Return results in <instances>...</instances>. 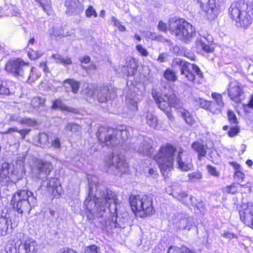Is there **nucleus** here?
I'll list each match as a JSON object with an SVG mask.
<instances>
[{"mask_svg":"<svg viewBox=\"0 0 253 253\" xmlns=\"http://www.w3.org/2000/svg\"><path fill=\"white\" fill-rule=\"evenodd\" d=\"M89 184L88 196L84 202V207L89 214L88 218L92 219L94 216L101 217L108 207L112 221L116 228H124L122 224L117 221V208L119 201L116 194L98 183L97 179L93 176L88 178Z\"/></svg>","mask_w":253,"mask_h":253,"instance_id":"obj_1","label":"nucleus"},{"mask_svg":"<svg viewBox=\"0 0 253 253\" xmlns=\"http://www.w3.org/2000/svg\"><path fill=\"white\" fill-rule=\"evenodd\" d=\"M132 128L125 126H119L116 129L101 126L96 136L103 146L114 147L127 139Z\"/></svg>","mask_w":253,"mask_h":253,"instance_id":"obj_2","label":"nucleus"},{"mask_svg":"<svg viewBox=\"0 0 253 253\" xmlns=\"http://www.w3.org/2000/svg\"><path fill=\"white\" fill-rule=\"evenodd\" d=\"M152 95L159 108L171 121H173L174 119L171 111V107L180 109L181 115L184 120L191 115L187 110L182 108L183 103L173 93L161 96L156 90L152 89Z\"/></svg>","mask_w":253,"mask_h":253,"instance_id":"obj_3","label":"nucleus"},{"mask_svg":"<svg viewBox=\"0 0 253 253\" xmlns=\"http://www.w3.org/2000/svg\"><path fill=\"white\" fill-rule=\"evenodd\" d=\"M25 159V154L19 155L13 169H10L9 163H2L0 166V183L2 185L7 184L9 182L15 183L23 178L26 173Z\"/></svg>","mask_w":253,"mask_h":253,"instance_id":"obj_4","label":"nucleus"},{"mask_svg":"<svg viewBox=\"0 0 253 253\" xmlns=\"http://www.w3.org/2000/svg\"><path fill=\"white\" fill-rule=\"evenodd\" d=\"M229 15L237 26L247 27L252 23L253 8L243 1L233 2L229 8Z\"/></svg>","mask_w":253,"mask_h":253,"instance_id":"obj_5","label":"nucleus"},{"mask_svg":"<svg viewBox=\"0 0 253 253\" xmlns=\"http://www.w3.org/2000/svg\"><path fill=\"white\" fill-rule=\"evenodd\" d=\"M169 30L177 39L186 43L190 42L196 35L195 29L190 23L176 17L169 19Z\"/></svg>","mask_w":253,"mask_h":253,"instance_id":"obj_6","label":"nucleus"},{"mask_svg":"<svg viewBox=\"0 0 253 253\" xmlns=\"http://www.w3.org/2000/svg\"><path fill=\"white\" fill-rule=\"evenodd\" d=\"M131 208L134 213L141 217H145L154 213L153 199L151 196L131 195L129 197Z\"/></svg>","mask_w":253,"mask_h":253,"instance_id":"obj_7","label":"nucleus"},{"mask_svg":"<svg viewBox=\"0 0 253 253\" xmlns=\"http://www.w3.org/2000/svg\"><path fill=\"white\" fill-rule=\"evenodd\" d=\"M176 152V149L173 146L167 144L162 147L159 153L154 156V160L159 165L162 174L165 177H168L169 172L173 169Z\"/></svg>","mask_w":253,"mask_h":253,"instance_id":"obj_8","label":"nucleus"},{"mask_svg":"<svg viewBox=\"0 0 253 253\" xmlns=\"http://www.w3.org/2000/svg\"><path fill=\"white\" fill-rule=\"evenodd\" d=\"M36 198L31 192L23 190L13 194L11 204L18 213L22 214L23 213H29L31 207L36 205Z\"/></svg>","mask_w":253,"mask_h":253,"instance_id":"obj_9","label":"nucleus"},{"mask_svg":"<svg viewBox=\"0 0 253 253\" xmlns=\"http://www.w3.org/2000/svg\"><path fill=\"white\" fill-rule=\"evenodd\" d=\"M151 139L140 135L135 141H132L128 149L129 151L151 157L154 151Z\"/></svg>","mask_w":253,"mask_h":253,"instance_id":"obj_10","label":"nucleus"},{"mask_svg":"<svg viewBox=\"0 0 253 253\" xmlns=\"http://www.w3.org/2000/svg\"><path fill=\"white\" fill-rule=\"evenodd\" d=\"M105 169L109 171L116 169L115 174L120 175L121 173H125L128 169V164L126 163L124 157L113 152L112 155L106 157L105 160Z\"/></svg>","mask_w":253,"mask_h":253,"instance_id":"obj_11","label":"nucleus"},{"mask_svg":"<svg viewBox=\"0 0 253 253\" xmlns=\"http://www.w3.org/2000/svg\"><path fill=\"white\" fill-rule=\"evenodd\" d=\"M14 241V248L7 249V253H36L38 245L34 239L28 238L22 241L17 238Z\"/></svg>","mask_w":253,"mask_h":253,"instance_id":"obj_12","label":"nucleus"},{"mask_svg":"<svg viewBox=\"0 0 253 253\" xmlns=\"http://www.w3.org/2000/svg\"><path fill=\"white\" fill-rule=\"evenodd\" d=\"M86 94L87 96L86 99L90 102H92V100L95 99L100 103L106 102L111 98L112 96V93L107 86L95 87L94 85H90L88 87Z\"/></svg>","mask_w":253,"mask_h":253,"instance_id":"obj_13","label":"nucleus"},{"mask_svg":"<svg viewBox=\"0 0 253 253\" xmlns=\"http://www.w3.org/2000/svg\"><path fill=\"white\" fill-rule=\"evenodd\" d=\"M52 166L49 162L38 160L32 169V172L35 178L43 179L49 175Z\"/></svg>","mask_w":253,"mask_h":253,"instance_id":"obj_14","label":"nucleus"},{"mask_svg":"<svg viewBox=\"0 0 253 253\" xmlns=\"http://www.w3.org/2000/svg\"><path fill=\"white\" fill-rule=\"evenodd\" d=\"M200 6L210 19L216 18L220 12V4L218 0H198Z\"/></svg>","mask_w":253,"mask_h":253,"instance_id":"obj_15","label":"nucleus"},{"mask_svg":"<svg viewBox=\"0 0 253 253\" xmlns=\"http://www.w3.org/2000/svg\"><path fill=\"white\" fill-rule=\"evenodd\" d=\"M227 93L230 98L236 103L241 101V96L244 94V86L236 80L230 81L227 86Z\"/></svg>","mask_w":253,"mask_h":253,"instance_id":"obj_16","label":"nucleus"},{"mask_svg":"<svg viewBox=\"0 0 253 253\" xmlns=\"http://www.w3.org/2000/svg\"><path fill=\"white\" fill-rule=\"evenodd\" d=\"M28 64L20 58L9 61L5 65V70L15 77H23L24 75V67Z\"/></svg>","mask_w":253,"mask_h":253,"instance_id":"obj_17","label":"nucleus"},{"mask_svg":"<svg viewBox=\"0 0 253 253\" xmlns=\"http://www.w3.org/2000/svg\"><path fill=\"white\" fill-rule=\"evenodd\" d=\"M173 66L180 67V74L183 78L192 83H195V75L190 71V63L182 60L179 58H175L172 62Z\"/></svg>","mask_w":253,"mask_h":253,"instance_id":"obj_18","label":"nucleus"},{"mask_svg":"<svg viewBox=\"0 0 253 253\" xmlns=\"http://www.w3.org/2000/svg\"><path fill=\"white\" fill-rule=\"evenodd\" d=\"M176 161L178 168L182 171H187L191 170L193 168L192 159L190 156L184 152L181 148L178 150Z\"/></svg>","mask_w":253,"mask_h":253,"instance_id":"obj_19","label":"nucleus"},{"mask_svg":"<svg viewBox=\"0 0 253 253\" xmlns=\"http://www.w3.org/2000/svg\"><path fill=\"white\" fill-rule=\"evenodd\" d=\"M42 185L46 187L47 190L55 198L59 197L62 192L60 180L56 177L51 178L42 181Z\"/></svg>","mask_w":253,"mask_h":253,"instance_id":"obj_20","label":"nucleus"},{"mask_svg":"<svg viewBox=\"0 0 253 253\" xmlns=\"http://www.w3.org/2000/svg\"><path fill=\"white\" fill-rule=\"evenodd\" d=\"M240 219L246 225L253 228V203H248L242 206L240 211Z\"/></svg>","mask_w":253,"mask_h":253,"instance_id":"obj_21","label":"nucleus"},{"mask_svg":"<svg viewBox=\"0 0 253 253\" xmlns=\"http://www.w3.org/2000/svg\"><path fill=\"white\" fill-rule=\"evenodd\" d=\"M6 119L9 123L16 122L20 124L30 126H33L36 125L35 120L29 118H22L17 114H8L6 116Z\"/></svg>","mask_w":253,"mask_h":253,"instance_id":"obj_22","label":"nucleus"},{"mask_svg":"<svg viewBox=\"0 0 253 253\" xmlns=\"http://www.w3.org/2000/svg\"><path fill=\"white\" fill-rule=\"evenodd\" d=\"M65 6L66 7V12L69 15L79 12L84 9V6L78 0H66Z\"/></svg>","mask_w":253,"mask_h":253,"instance_id":"obj_23","label":"nucleus"},{"mask_svg":"<svg viewBox=\"0 0 253 253\" xmlns=\"http://www.w3.org/2000/svg\"><path fill=\"white\" fill-rule=\"evenodd\" d=\"M11 219L7 216L0 217V236H5L11 231Z\"/></svg>","mask_w":253,"mask_h":253,"instance_id":"obj_24","label":"nucleus"},{"mask_svg":"<svg viewBox=\"0 0 253 253\" xmlns=\"http://www.w3.org/2000/svg\"><path fill=\"white\" fill-rule=\"evenodd\" d=\"M137 63L135 60L131 58L129 60L126 66H123L122 71L126 76H132L136 71L137 68Z\"/></svg>","mask_w":253,"mask_h":253,"instance_id":"obj_25","label":"nucleus"},{"mask_svg":"<svg viewBox=\"0 0 253 253\" xmlns=\"http://www.w3.org/2000/svg\"><path fill=\"white\" fill-rule=\"evenodd\" d=\"M211 97L214 101V102L217 105V108L216 109H214L213 107H212L211 110L214 111V113H220L224 106L221 95L214 92L211 94Z\"/></svg>","mask_w":253,"mask_h":253,"instance_id":"obj_26","label":"nucleus"},{"mask_svg":"<svg viewBox=\"0 0 253 253\" xmlns=\"http://www.w3.org/2000/svg\"><path fill=\"white\" fill-rule=\"evenodd\" d=\"M231 165L235 169V173L234 174V178L238 182H241L243 181L245 175L241 171V166L236 163L232 162Z\"/></svg>","mask_w":253,"mask_h":253,"instance_id":"obj_27","label":"nucleus"},{"mask_svg":"<svg viewBox=\"0 0 253 253\" xmlns=\"http://www.w3.org/2000/svg\"><path fill=\"white\" fill-rule=\"evenodd\" d=\"M194 223L193 219L191 217L184 216L181 218L178 221V226L180 229L190 230Z\"/></svg>","mask_w":253,"mask_h":253,"instance_id":"obj_28","label":"nucleus"},{"mask_svg":"<svg viewBox=\"0 0 253 253\" xmlns=\"http://www.w3.org/2000/svg\"><path fill=\"white\" fill-rule=\"evenodd\" d=\"M173 196L184 204L188 205L193 203L192 201L193 197L190 196L188 197V195L185 192H181L180 193H174Z\"/></svg>","mask_w":253,"mask_h":253,"instance_id":"obj_29","label":"nucleus"},{"mask_svg":"<svg viewBox=\"0 0 253 253\" xmlns=\"http://www.w3.org/2000/svg\"><path fill=\"white\" fill-rule=\"evenodd\" d=\"M13 86V83L11 81L0 82V95H8L12 87Z\"/></svg>","mask_w":253,"mask_h":253,"instance_id":"obj_30","label":"nucleus"},{"mask_svg":"<svg viewBox=\"0 0 253 253\" xmlns=\"http://www.w3.org/2000/svg\"><path fill=\"white\" fill-rule=\"evenodd\" d=\"M191 147L198 153L199 157H204L206 155V148L202 142H194L192 143Z\"/></svg>","mask_w":253,"mask_h":253,"instance_id":"obj_31","label":"nucleus"},{"mask_svg":"<svg viewBox=\"0 0 253 253\" xmlns=\"http://www.w3.org/2000/svg\"><path fill=\"white\" fill-rule=\"evenodd\" d=\"M195 44L198 50H203L206 53H210L213 51V48L209 44H206L201 39H197Z\"/></svg>","mask_w":253,"mask_h":253,"instance_id":"obj_32","label":"nucleus"},{"mask_svg":"<svg viewBox=\"0 0 253 253\" xmlns=\"http://www.w3.org/2000/svg\"><path fill=\"white\" fill-rule=\"evenodd\" d=\"M52 107L53 109H59L62 110L67 111V112L76 113L75 109L66 106L60 99H57L54 101L52 103Z\"/></svg>","mask_w":253,"mask_h":253,"instance_id":"obj_33","label":"nucleus"},{"mask_svg":"<svg viewBox=\"0 0 253 253\" xmlns=\"http://www.w3.org/2000/svg\"><path fill=\"white\" fill-rule=\"evenodd\" d=\"M51 58L55 59L57 63L62 64L64 65H71L72 64V61L70 58L68 57H64L58 54H52Z\"/></svg>","mask_w":253,"mask_h":253,"instance_id":"obj_34","label":"nucleus"},{"mask_svg":"<svg viewBox=\"0 0 253 253\" xmlns=\"http://www.w3.org/2000/svg\"><path fill=\"white\" fill-rule=\"evenodd\" d=\"M147 124L152 128H156L158 125V120L154 115L150 112H147L146 115Z\"/></svg>","mask_w":253,"mask_h":253,"instance_id":"obj_35","label":"nucleus"},{"mask_svg":"<svg viewBox=\"0 0 253 253\" xmlns=\"http://www.w3.org/2000/svg\"><path fill=\"white\" fill-rule=\"evenodd\" d=\"M164 77L169 81L175 82L177 80L176 73L169 68L166 69L165 71Z\"/></svg>","mask_w":253,"mask_h":253,"instance_id":"obj_36","label":"nucleus"},{"mask_svg":"<svg viewBox=\"0 0 253 253\" xmlns=\"http://www.w3.org/2000/svg\"><path fill=\"white\" fill-rule=\"evenodd\" d=\"M64 83L68 84L71 87L72 91L74 93H76L79 90L80 85V82L72 79H67L64 81Z\"/></svg>","mask_w":253,"mask_h":253,"instance_id":"obj_37","label":"nucleus"},{"mask_svg":"<svg viewBox=\"0 0 253 253\" xmlns=\"http://www.w3.org/2000/svg\"><path fill=\"white\" fill-rule=\"evenodd\" d=\"M31 105L34 109L39 108L44 105L45 99L42 98L40 97L36 96L32 98L31 100Z\"/></svg>","mask_w":253,"mask_h":253,"instance_id":"obj_38","label":"nucleus"},{"mask_svg":"<svg viewBox=\"0 0 253 253\" xmlns=\"http://www.w3.org/2000/svg\"><path fill=\"white\" fill-rule=\"evenodd\" d=\"M40 4L43 10L48 15L50 12V0H35Z\"/></svg>","mask_w":253,"mask_h":253,"instance_id":"obj_39","label":"nucleus"},{"mask_svg":"<svg viewBox=\"0 0 253 253\" xmlns=\"http://www.w3.org/2000/svg\"><path fill=\"white\" fill-rule=\"evenodd\" d=\"M18 107L23 112H32L33 111L32 105H31V100L28 99V102L26 103L21 102L18 105Z\"/></svg>","mask_w":253,"mask_h":253,"instance_id":"obj_40","label":"nucleus"},{"mask_svg":"<svg viewBox=\"0 0 253 253\" xmlns=\"http://www.w3.org/2000/svg\"><path fill=\"white\" fill-rule=\"evenodd\" d=\"M168 253H193L190 250L186 247L179 248L176 247H170Z\"/></svg>","mask_w":253,"mask_h":253,"instance_id":"obj_41","label":"nucleus"},{"mask_svg":"<svg viewBox=\"0 0 253 253\" xmlns=\"http://www.w3.org/2000/svg\"><path fill=\"white\" fill-rule=\"evenodd\" d=\"M66 130H70L72 132H79L82 127L79 125L75 123H68L65 127Z\"/></svg>","mask_w":253,"mask_h":253,"instance_id":"obj_42","label":"nucleus"},{"mask_svg":"<svg viewBox=\"0 0 253 253\" xmlns=\"http://www.w3.org/2000/svg\"><path fill=\"white\" fill-rule=\"evenodd\" d=\"M84 253H101L100 248L96 245H92L84 248Z\"/></svg>","mask_w":253,"mask_h":253,"instance_id":"obj_43","label":"nucleus"},{"mask_svg":"<svg viewBox=\"0 0 253 253\" xmlns=\"http://www.w3.org/2000/svg\"><path fill=\"white\" fill-rule=\"evenodd\" d=\"M197 105H199L202 108L208 110L210 106L211 101H207L201 98H198L196 100Z\"/></svg>","mask_w":253,"mask_h":253,"instance_id":"obj_44","label":"nucleus"},{"mask_svg":"<svg viewBox=\"0 0 253 253\" xmlns=\"http://www.w3.org/2000/svg\"><path fill=\"white\" fill-rule=\"evenodd\" d=\"M189 180L192 182L196 181L202 178V174L199 171H194L188 174Z\"/></svg>","mask_w":253,"mask_h":253,"instance_id":"obj_45","label":"nucleus"},{"mask_svg":"<svg viewBox=\"0 0 253 253\" xmlns=\"http://www.w3.org/2000/svg\"><path fill=\"white\" fill-rule=\"evenodd\" d=\"M190 70L192 69L193 72L195 73L198 78L202 79L203 78V74L199 67L195 64H190Z\"/></svg>","mask_w":253,"mask_h":253,"instance_id":"obj_46","label":"nucleus"},{"mask_svg":"<svg viewBox=\"0 0 253 253\" xmlns=\"http://www.w3.org/2000/svg\"><path fill=\"white\" fill-rule=\"evenodd\" d=\"M227 116L228 121L230 123L234 124H237L238 123L237 117L233 111L228 110L227 112Z\"/></svg>","mask_w":253,"mask_h":253,"instance_id":"obj_47","label":"nucleus"},{"mask_svg":"<svg viewBox=\"0 0 253 253\" xmlns=\"http://www.w3.org/2000/svg\"><path fill=\"white\" fill-rule=\"evenodd\" d=\"M128 107L133 112L137 110V102L134 99H128Z\"/></svg>","mask_w":253,"mask_h":253,"instance_id":"obj_48","label":"nucleus"},{"mask_svg":"<svg viewBox=\"0 0 253 253\" xmlns=\"http://www.w3.org/2000/svg\"><path fill=\"white\" fill-rule=\"evenodd\" d=\"M136 50L140 54L144 57L148 56L149 53L147 49L143 47L141 44H138L136 47Z\"/></svg>","mask_w":253,"mask_h":253,"instance_id":"obj_49","label":"nucleus"},{"mask_svg":"<svg viewBox=\"0 0 253 253\" xmlns=\"http://www.w3.org/2000/svg\"><path fill=\"white\" fill-rule=\"evenodd\" d=\"M85 15L87 17H90L93 16L95 17L97 16V13L92 6H89L85 11Z\"/></svg>","mask_w":253,"mask_h":253,"instance_id":"obj_50","label":"nucleus"},{"mask_svg":"<svg viewBox=\"0 0 253 253\" xmlns=\"http://www.w3.org/2000/svg\"><path fill=\"white\" fill-rule=\"evenodd\" d=\"M42 53H40L39 52L34 51V50H31L28 52V55L29 57L31 59H36L37 58H38L39 57H41L42 55Z\"/></svg>","mask_w":253,"mask_h":253,"instance_id":"obj_51","label":"nucleus"},{"mask_svg":"<svg viewBox=\"0 0 253 253\" xmlns=\"http://www.w3.org/2000/svg\"><path fill=\"white\" fill-rule=\"evenodd\" d=\"M207 169L208 172L213 176L218 177L219 175V172L214 167L212 166H208Z\"/></svg>","mask_w":253,"mask_h":253,"instance_id":"obj_52","label":"nucleus"},{"mask_svg":"<svg viewBox=\"0 0 253 253\" xmlns=\"http://www.w3.org/2000/svg\"><path fill=\"white\" fill-rule=\"evenodd\" d=\"M237 185L238 184L233 183L230 186H227L226 187L227 192L231 194L236 193L238 191Z\"/></svg>","mask_w":253,"mask_h":253,"instance_id":"obj_53","label":"nucleus"},{"mask_svg":"<svg viewBox=\"0 0 253 253\" xmlns=\"http://www.w3.org/2000/svg\"><path fill=\"white\" fill-rule=\"evenodd\" d=\"M239 132V128L236 126L231 127L228 132V135L230 137H233L237 135Z\"/></svg>","mask_w":253,"mask_h":253,"instance_id":"obj_54","label":"nucleus"},{"mask_svg":"<svg viewBox=\"0 0 253 253\" xmlns=\"http://www.w3.org/2000/svg\"><path fill=\"white\" fill-rule=\"evenodd\" d=\"M183 55L191 60H195L196 59L195 54L193 52L190 51H184L183 53Z\"/></svg>","mask_w":253,"mask_h":253,"instance_id":"obj_55","label":"nucleus"},{"mask_svg":"<svg viewBox=\"0 0 253 253\" xmlns=\"http://www.w3.org/2000/svg\"><path fill=\"white\" fill-rule=\"evenodd\" d=\"M168 54L167 53H162L159 54L157 61L160 63L165 62L167 61Z\"/></svg>","mask_w":253,"mask_h":253,"instance_id":"obj_56","label":"nucleus"},{"mask_svg":"<svg viewBox=\"0 0 253 253\" xmlns=\"http://www.w3.org/2000/svg\"><path fill=\"white\" fill-rule=\"evenodd\" d=\"M158 27L160 30L163 32H166L167 29H169V27H167V24L161 21L159 22Z\"/></svg>","mask_w":253,"mask_h":253,"instance_id":"obj_57","label":"nucleus"},{"mask_svg":"<svg viewBox=\"0 0 253 253\" xmlns=\"http://www.w3.org/2000/svg\"><path fill=\"white\" fill-rule=\"evenodd\" d=\"M31 131L30 129H23L21 130H19L18 131V133L21 136V138L24 139L25 137V136L29 133Z\"/></svg>","mask_w":253,"mask_h":253,"instance_id":"obj_58","label":"nucleus"},{"mask_svg":"<svg viewBox=\"0 0 253 253\" xmlns=\"http://www.w3.org/2000/svg\"><path fill=\"white\" fill-rule=\"evenodd\" d=\"M52 146L55 148H59L61 146V143L60 139L59 138H56L54 140H53L51 142Z\"/></svg>","mask_w":253,"mask_h":253,"instance_id":"obj_59","label":"nucleus"},{"mask_svg":"<svg viewBox=\"0 0 253 253\" xmlns=\"http://www.w3.org/2000/svg\"><path fill=\"white\" fill-rule=\"evenodd\" d=\"M146 37L152 40L157 39V36L155 33L148 32L146 35Z\"/></svg>","mask_w":253,"mask_h":253,"instance_id":"obj_60","label":"nucleus"},{"mask_svg":"<svg viewBox=\"0 0 253 253\" xmlns=\"http://www.w3.org/2000/svg\"><path fill=\"white\" fill-rule=\"evenodd\" d=\"M80 60L82 63L87 64L90 62V58L88 56H85L81 58Z\"/></svg>","mask_w":253,"mask_h":253,"instance_id":"obj_61","label":"nucleus"},{"mask_svg":"<svg viewBox=\"0 0 253 253\" xmlns=\"http://www.w3.org/2000/svg\"><path fill=\"white\" fill-rule=\"evenodd\" d=\"M223 236L226 238L229 239H232L235 237V235L233 233H230L228 232H225L223 234Z\"/></svg>","mask_w":253,"mask_h":253,"instance_id":"obj_62","label":"nucleus"},{"mask_svg":"<svg viewBox=\"0 0 253 253\" xmlns=\"http://www.w3.org/2000/svg\"><path fill=\"white\" fill-rule=\"evenodd\" d=\"M185 121L187 124L191 126L193 125L194 123V120L192 115L186 118Z\"/></svg>","mask_w":253,"mask_h":253,"instance_id":"obj_63","label":"nucleus"},{"mask_svg":"<svg viewBox=\"0 0 253 253\" xmlns=\"http://www.w3.org/2000/svg\"><path fill=\"white\" fill-rule=\"evenodd\" d=\"M59 253H78L76 252L71 249H64L61 250Z\"/></svg>","mask_w":253,"mask_h":253,"instance_id":"obj_64","label":"nucleus"}]
</instances>
